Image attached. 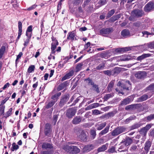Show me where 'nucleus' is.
Instances as JSON below:
<instances>
[{"instance_id":"nucleus-31","label":"nucleus","mask_w":154,"mask_h":154,"mask_svg":"<svg viewBox=\"0 0 154 154\" xmlns=\"http://www.w3.org/2000/svg\"><path fill=\"white\" fill-rule=\"evenodd\" d=\"M114 84V82L113 81H111L109 84L107 86V88L109 92H110L112 90Z\"/></svg>"},{"instance_id":"nucleus-3","label":"nucleus","mask_w":154,"mask_h":154,"mask_svg":"<svg viewBox=\"0 0 154 154\" xmlns=\"http://www.w3.org/2000/svg\"><path fill=\"white\" fill-rule=\"evenodd\" d=\"M114 30L112 27L103 28L100 31V34L104 36H106L111 34Z\"/></svg>"},{"instance_id":"nucleus-64","label":"nucleus","mask_w":154,"mask_h":154,"mask_svg":"<svg viewBox=\"0 0 154 154\" xmlns=\"http://www.w3.org/2000/svg\"><path fill=\"white\" fill-rule=\"evenodd\" d=\"M65 87V86L64 85H63V84L62 83L59 86L58 89L60 91L63 89Z\"/></svg>"},{"instance_id":"nucleus-18","label":"nucleus","mask_w":154,"mask_h":154,"mask_svg":"<svg viewBox=\"0 0 154 154\" xmlns=\"http://www.w3.org/2000/svg\"><path fill=\"white\" fill-rule=\"evenodd\" d=\"M94 148V145L92 144H90L86 146L83 148L84 151L86 152H88L93 149Z\"/></svg>"},{"instance_id":"nucleus-47","label":"nucleus","mask_w":154,"mask_h":154,"mask_svg":"<svg viewBox=\"0 0 154 154\" xmlns=\"http://www.w3.org/2000/svg\"><path fill=\"white\" fill-rule=\"evenodd\" d=\"M92 86L94 89L97 92L99 93V89L98 86L97 85L94 84V85H93Z\"/></svg>"},{"instance_id":"nucleus-43","label":"nucleus","mask_w":154,"mask_h":154,"mask_svg":"<svg viewBox=\"0 0 154 154\" xmlns=\"http://www.w3.org/2000/svg\"><path fill=\"white\" fill-rule=\"evenodd\" d=\"M57 45H56L55 44V43H52L51 44V50L52 51V53H54L55 52L54 50L56 48V46Z\"/></svg>"},{"instance_id":"nucleus-52","label":"nucleus","mask_w":154,"mask_h":154,"mask_svg":"<svg viewBox=\"0 0 154 154\" xmlns=\"http://www.w3.org/2000/svg\"><path fill=\"white\" fill-rule=\"evenodd\" d=\"M142 33L143 35L145 34H146L148 35H154V33L152 32H149L147 31H144L142 32Z\"/></svg>"},{"instance_id":"nucleus-17","label":"nucleus","mask_w":154,"mask_h":154,"mask_svg":"<svg viewBox=\"0 0 154 154\" xmlns=\"http://www.w3.org/2000/svg\"><path fill=\"white\" fill-rule=\"evenodd\" d=\"M121 34L122 37L124 38H127L130 35V33L128 30L124 29L121 32Z\"/></svg>"},{"instance_id":"nucleus-50","label":"nucleus","mask_w":154,"mask_h":154,"mask_svg":"<svg viewBox=\"0 0 154 154\" xmlns=\"http://www.w3.org/2000/svg\"><path fill=\"white\" fill-rule=\"evenodd\" d=\"M32 35V32H26V35L27 37V38L30 39Z\"/></svg>"},{"instance_id":"nucleus-60","label":"nucleus","mask_w":154,"mask_h":154,"mask_svg":"<svg viewBox=\"0 0 154 154\" xmlns=\"http://www.w3.org/2000/svg\"><path fill=\"white\" fill-rule=\"evenodd\" d=\"M5 50L6 47L5 46H2L0 49V51L4 53H5Z\"/></svg>"},{"instance_id":"nucleus-57","label":"nucleus","mask_w":154,"mask_h":154,"mask_svg":"<svg viewBox=\"0 0 154 154\" xmlns=\"http://www.w3.org/2000/svg\"><path fill=\"white\" fill-rule=\"evenodd\" d=\"M103 72L104 74L108 75H110L111 74V71L109 70L104 71H103Z\"/></svg>"},{"instance_id":"nucleus-26","label":"nucleus","mask_w":154,"mask_h":154,"mask_svg":"<svg viewBox=\"0 0 154 154\" xmlns=\"http://www.w3.org/2000/svg\"><path fill=\"white\" fill-rule=\"evenodd\" d=\"M107 149V145L106 144H105L99 147L97 149V151L99 152H103L106 150Z\"/></svg>"},{"instance_id":"nucleus-38","label":"nucleus","mask_w":154,"mask_h":154,"mask_svg":"<svg viewBox=\"0 0 154 154\" xmlns=\"http://www.w3.org/2000/svg\"><path fill=\"white\" fill-rule=\"evenodd\" d=\"M13 109L12 108H10L9 110L7 111L5 115V117L7 118L10 116H11L12 114V111Z\"/></svg>"},{"instance_id":"nucleus-55","label":"nucleus","mask_w":154,"mask_h":154,"mask_svg":"<svg viewBox=\"0 0 154 154\" xmlns=\"http://www.w3.org/2000/svg\"><path fill=\"white\" fill-rule=\"evenodd\" d=\"M30 39L27 38L24 41V45L25 46V48L27 45L28 43H29V42L30 41Z\"/></svg>"},{"instance_id":"nucleus-32","label":"nucleus","mask_w":154,"mask_h":154,"mask_svg":"<svg viewBox=\"0 0 154 154\" xmlns=\"http://www.w3.org/2000/svg\"><path fill=\"white\" fill-rule=\"evenodd\" d=\"M85 82L86 83H87L89 85L92 86L94 85V83L92 81L91 79L89 78L85 79Z\"/></svg>"},{"instance_id":"nucleus-19","label":"nucleus","mask_w":154,"mask_h":154,"mask_svg":"<svg viewBox=\"0 0 154 154\" xmlns=\"http://www.w3.org/2000/svg\"><path fill=\"white\" fill-rule=\"evenodd\" d=\"M109 126H106L103 130L99 133V134L100 136H101L107 133L109 131Z\"/></svg>"},{"instance_id":"nucleus-51","label":"nucleus","mask_w":154,"mask_h":154,"mask_svg":"<svg viewBox=\"0 0 154 154\" xmlns=\"http://www.w3.org/2000/svg\"><path fill=\"white\" fill-rule=\"evenodd\" d=\"M23 55V54L22 52H20L19 53V54L17 56V58L16 60V63L17 64L18 60Z\"/></svg>"},{"instance_id":"nucleus-12","label":"nucleus","mask_w":154,"mask_h":154,"mask_svg":"<svg viewBox=\"0 0 154 154\" xmlns=\"http://www.w3.org/2000/svg\"><path fill=\"white\" fill-rule=\"evenodd\" d=\"M69 98V96L67 95H64L62 96L59 103L60 105V106L63 105L68 100Z\"/></svg>"},{"instance_id":"nucleus-61","label":"nucleus","mask_w":154,"mask_h":154,"mask_svg":"<svg viewBox=\"0 0 154 154\" xmlns=\"http://www.w3.org/2000/svg\"><path fill=\"white\" fill-rule=\"evenodd\" d=\"M134 107L132 105H129L126 106L125 107V109L127 110H130L133 108Z\"/></svg>"},{"instance_id":"nucleus-37","label":"nucleus","mask_w":154,"mask_h":154,"mask_svg":"<svg viewBox=\"0 0 154 154\" xmlns=\"http://www.w3.org/2000/svg\"><path fill=\"white\" fill-rule=\"evenodd\" d=\"M55 102V101H54L53 100L50 102L46 106V108L47 109H48L51 107L53 106Z\"/></svg>"},{"instance_id":"nucleus-46","label":"nucleus","mask_w":154,"mask_h":154,"mask_svg":"<svg viewBox=\"0 0 154 154\" xmlns=\"http://www.w3.org/2000/svg\"><path fill=\"white\" fill-rule=\"evenodd\" d=\"M135 117H133V116H131L128 118L126 119L125 120V122H126L127 123H128L129 122L133 119H135Z\"/></svg>"},{"instance_id":"nucleus-24","label":"nucleus","mask_w":154,"mask_h":154,"mask_svg":"<svg viewBox=\"0 0 154 154\" xmlns=\"http://www.w3.org/2000/svg\"><path fill=\"white\" fill-rule=\"evenodd\" d=\"M145 121H150L151 120L154 119V113L151 114L145 117L144 118Z\"/></svg>"},{"instance_id":"nucleus-36","label":"nucleus","mask_w":154,"mask_h":154,"mask_svg":"<svg viewBox=\"0 0 154 154\" xmlns=\"http://www.w3.org/2000/svg\"><path fill=\"white\" fill-rule=\"evenodd\" d=\"M148 97V96L146 94H145L141 96L139 98V101L140 102H142L146 100Z\"/></svg>"},{"instance_id":"nucleus-7","label":"nucleus","mask_w":154,"mask_h":154,"mask_svg":"<svg viewBox=\"0 0 154 154\" xmlns=\"http://www.w3.org/2000/svg\"><path fill=\"white\" fill-rule=\"evenodd\" d=\"M125 84H123L121 83V82H119L117 85L118 86L123 88L124 89L126 90H129V87L130 86L131 84L130 82L129 81H125Z\"/></svg>"},{"instance_id":"nucleus-11","label":"nucleus","mask_w":154,"mask_h":154,"mask_svg":"<svg viewBox=\"0 0 154 154\" xmlns=\"http://www.w3.org/2000/svg\"><path fill=\"white\" fill-rule=\"evenodd\" d=\"M146 73L145 72H138L135 75V77L138 79H141L144 78L146 76Z\"/></svg>"},{"instance_id":"nucleus-33","label":"nucleus","mask_w":154,"mask_h":154,"mask_svg":"<svg viewBox=\"0 0 154 154\" xmlns=\"http://www.w3.org/2000/svg\"><path fill=\"white\" fill-rule=\"evenodd\" d=\"M113 96V94H106L103 97V99L104 100L107 101L108 99L112 97Z\"/></svg>"},{"instance_id":"nucleus-4","label":"nucleus","mask_w":154,"mask_h":154,"mask_svg":"<svg viewBox=\"0 0 154 154\" xmlns=\"http://www.w3.org/2000/svg\"><path fill=\"white\" fill-rule=\"evenodd\" d=\"M77 131L79 132H81L80 134H79L78 133H77L79 138L83 141H86L87 140V136L85 131H81L79 128H77L75 131L76 132Z\"/></svg>"},{"instance_id":"nucleus-14","label":"nucleus","mask_w":154,"mask_h":154,"mask_svg":"<svg viewBox=\"0 0 154 154\" xmlns=\"http://www.w3.org/2000/svg\"><path fill=\"white\" fill-rule=\"evenodd\" d=\"M18 36L16 39V41H18V40L20 37L21 35L22 34V23L20 21H19L18 23Z\"/></svg>"},{"instance_id":"nucleus-23","label":"nucleus","mask_w":154,"mask_h":154,"mask_svg":"<svg viewBox=\"0 0 154 154\" xmlns=\"http://www.w3.org/2000/svg\"><path fill=\"white\" fill-rule=\"evenodd\" d=\"M131 101L130 98H128L124 99L122 101L121 103L122 105H125L128 104H129Z\"/></svg>"},{"instance_id":"nucleus-6","label":"nucleus","mask_w":154,"mask_h":154,"mask_svg":"<svg viewBox=\"0 0 154 154\" xmlns=\"http://www.w3.org/2000/svg\"><path fill=\"white\" fill-rule=\"evenodd\" d=\"M52 129L51 125L49 123H46L45 125L44 128V133L45 135L48 136L51 133Z\"/></svg>"},{"instance_id":"nucleus-25","label":"nucleus","mask_w":154,"mask_h":154,"mask_svg":"<svg viewBox=\"0 0 154 154\" xmlns=\"http://www.w3.org/2000/svg\"><path fill=\"white\" fill-rule=\"evenodd\" d=\"M151 146V143L150 141H148L146 143L144 149L147 151V152H148Z\"/></svg>"},{"instance_id":"nucleus-22","label":"nucleus","mask_w":154,"mask_h":154,"mask_svg":"<svg viewBox=\"0 0 154 154\" xmlns=\"http://www.w3.org/2000/svg\"><path fill=\"white\" fill-rule=\"evenodd\" d=\"M150 56V54H145L142 55L138 57L137 60H141L145 58L148 57Z\"/></svg>"},{"instance_id":"nucleus-48","label":"nucleus","mask_w":154,"mask_h":154,"mask_svg":"<svg viewBox=\"0 0 154 154\" xmlns=\"http://www.w3.org/2000/svg\"><path fill=\"white\" fill-rule=\"evenodd\" d=\"M115 151V149L114 147H112L108 150V152L110 153H113Z\"/></svg>"},{"instance_id":"nucleus-40","label":"nucleus","mask_w":154,"mask_h":154,"mask_svg":"<svg viewBox=\"0 0 154 154\" xmlns=\"http://www.w3.org/2000/svg\"><path fill=\"white\" fill-rule=\"evenodd\" d=\"M120 16L121 15L120 14H118L116 16H114L111 17V20L112 21H115L120 18Z\"/></svg>"},{"instance_id":"nucleus-59","label":"nucleus","mask_w":154,"mask_h":154,"mask_svg":"<svg viewBox=\"0 0 154 154\" xmlns=\"http://www.w3.org/2000/svg\"><path fill=\"white\" fill-rule=\"evenodd\" d=\"M8 98H6L4 100H2L1 102V103L0 104V106H5L4 105L6 103V102L8 100Z\"/></svg>"},{"instance_id":"nucleus-42","label":"nucleus","mask_w":154,"mask_h":154,"mask_svg":"<svg viewBox=\"0 0 154 154\" xmlns=\"http://www.w3.org/2000/svg\"><path fill=\"white\" fill-rule=\"evenodd\" d=\"M5 108V106H0V115L4 114Z\"/></svg>"},{"instance_id":"nucleus-10","label":"nucleus","mask_w":154,"mask_h":154,"mask_svg":"<svg viewBox=\"0 0 154 154\" xmlns=\"http://www.w3.org/2000/svg\"><path fill=\"white\" fill-rule=\"evenodd\" d=\"M76 35L74 31L69 32L68 34L67 40H71L73 41L76 40Z\"/></svg>"},{"instance_id":"nucleus-13","label":"nucleus","mask_w":154,"mask_h":154,"mask_svg":"<svg viewBox=\"0 0 154 154\" xmlns=\"http://www.w3.org/2000/svg\"><path fill=\"white\" fill-rule=\"evenodd\" d=\"M74 74V71L73 70H71L69 71L62 78L61 81H63L65 80L69 79L71 76L73 75Z\"/></svg>"},{"instance_id":"nucleus-41","label":"nucleus","mask_w":154,"mask_h":154,"mask_svg":"<svg viewBox=\"0 0 154 154\" xmlns=\"http://www.w3.org/2000/svg\"><path fill=\"white\" fill-rule=\"evenodd\" d=\"M120 60L121 61H128L129 60L126 55H123L120 57Z\"/></svg>"},{"instance_id":"nucleus-45","label":"nucleus","mask_w":154,"mask_h":154,"mask_svg":"<svg viewBox=\"0 0 154 154\" xmlns=\"http://www.w3.org/2000/svg\"><path fill=\"white\" fill-rule=\"evenodd\" d=\"M35 67L34 65L30 66L28 69V72L29 73H31L34 70Z\"/></svg>"},{"instance_id":"nucleus-35","label":"nucleus","mask_w":154,"mask_h":154,"mask_svg":"<svg viewBox=\"0 0 154 154\" xmlns=\"http://www.w3.org/2000/svg\"><path fill=\"white\" fill-rule=\"evenodd\" d=\"M132 139L131 138H129L126 140L125 142H124L125 143V144H124V143H123V144L124 145L128 146L130 145L132 143Z\"/></svg>"},{"instance_id":"nucleus-15","label":"nucleus","mask_w":154,"mask_h":154,"mask_svg":"<svg viewBox=\"0 0 154 154\" xmlns=\"http://www.w3.org/2000/svg\"><path fill=\"white\" fill-rule=\"evenodd\" d=\"M106 125V123L104 122H98L95 125V126L97 127V129L98 130H100L103 129Z\"/></svg>"},{"instance_id":"nucleus-16","label":"nucleus","mask_w":154,"mask_h":154,"mask_svg":"<svg viewBox=\"0 0 154 154\" xmlns=\"http://www.w3.org/2000/svg\"><path fill=\"white\" fill-rule=\"evenodd\" d=\"M42 149H51L53 148L52 144L48 143H43L42 146Z\"/></svg>"},{"instance_id":"nucleus-34","label":"nucleus","mask_w":154,"mask_h":154,"mask_svg":"<svg viewBox=\"0 0 154 154\" xmlns=\"http://www.w3.org/2000/svg\"><path fill=\"white\" fill-rule=\"evenodd\" d=\"M19 146L16 144L15 143H14L12 144V147L11 149L12 151H14V150H16L19 148Z\"/></svg>"},{"instance_id":"nucleus-28","label":"nucleus","mask_w":154,"mask_h":154,"mask_svg":"<svg viewBox=\"0 0 154 154\" xmlns=\"http://www.w3.org/2000/svg\"><path fill=\"white\" fill-rule=\"evenodd\" d=\"M61 95V93L60 92L57 93L53 95L51 97V99L54 100V101H55V102H56L57 101L58 97L60 96Z\"/></svg>"},{"instance_id":"nucleus-39","label":"nucleus","mask_w":154,"mask_h":154,"mask_svg":"<svg viewBox=\"0 0 154 154\" xmlns=\"http://www.w3.org/2000/svg\"><path fill=\"white\" fill-rule=\"evenodd\" d=\"M141 125V124L139 123L136 124L131 127V130H133L140 127Z\"/></svg>"},{"instance_id":"nucleus-20","label":"nucleus","mask_w":154,"mask_h":154,"mask_svg":"<svg viewBox=\"0 0 154 154\" xmlns=\"http://www.w3.org/2000/svg\"><path fill=\"white\" fill-rule=\"evenodd\" d=\"M82 120L81 117L79 116L75 117L72 120V123L76 125L79 123Z\"/></svg>"},{"instance_id":"nucleus-1","label":"nucleus","mask_w":154,"mask_h":154,"mask_svg":"<svg viewBox=\"0 0 154 154\" xmlns=\"http://www.w3.org/2000/svg\"><path fill=\"white\" fill-rule=\"evenodd\" d=\"M144 14V12L141 10L136 9L132 11L131 16L129 17V20H133L132 16L136 18H139L142 17Z\"/></svg>"},{"instance_id":"nucleus-62","label":"nucleus","mask_w":154,"mask_h":154,"mask_svg":"<svg viewBox=\"0 0 154 154\" xmlns=\"http://www.w3.org/2000/svg\"><path fill=\"white\" fill-rule=\"evenodd\" d=\"M99 103H95L91 104L92 108H95L99 106Z\"/></svg>"},{"instance_id":"nucleus-21","label":"nucleus","mask_w":154,"mask_h":154,"mask_svg":"<svg viewBox=\"0 0 154 154\" xmlns=\"http://www.w3.org/2000/svg\"><path fill=\"white\" fill-rule=\"evenodd\" d=\"M151 125L150 124L147 125L145 127L143 128L141 130V132H143L146 134L147 131L151 128Z\"/></svg>"},{"instance_id":"nucleus-29","label":"nucleus","mask_w":154,"mask_h":154,"mask_svg":"<svg viewBox=\"0 0 154 154\" xmlns=\"http://www.w3.org/2000/svg\"><path fill=\"white\" fill-rule=\"evenodd\" d=\"M105 63L103 62H102L100 63L99 65H98L96 68V69L97 70H99L103 69H104L105 67Z\"/></svg>"},{"instance_id":"nucleus-63","label":"nucleus","mask_w":154,"mask_h":154,"mask_svg":"<svg viewBox=\"0 0 154 154\" xmlns=\"http://www.w3.org/2000/svg\"><path fill=\"white\" fill-rule=\"evenodd\" d=\"M93 114L95 115H98L100 113V111L98 110H94L93 111Z\"/></svg>"},{"instance_id":"nucleus-8","label":"nucleus","mask_w":154,"mask_h":154,"mask_svg":"<svg viewBox=\"0 0 154 154\" xmlns=\"http://www.w3.org/2000/svg\"><path fill=\"white\" fill-rule=\"evenodd\" d=\"M76 112V110L74 108H71L67 110L66 115L69 118H71L74 116Z\"/></svg>"},{"instance_id":"nucleus-9","label":"nucleus","mask_w":154,"mask_h":154,"mask_svg":"<svg viewBox=\"0 0 154 154\" xmlns=\"http://www.w3.org/2000/svg\"><path fill=\"white\" fill-rule=\"evenodd\" d=\"M154 8V4L152 2H149L145 6L144 10L145 11H149Z\"/></svg>"},{"instance_id":"nucleus-56","label":"nucleus","mask_w":154,"mask_h":154,"mask_svg":"<svg viewBox=\"0 0 154 154\" xmlns=\"http://www.w3.org/2000/svg\"><path fill=\"white\" fill-rule=\"evenodd\" d=\"M123 143H124V144H125V143L124 142H121L120 144V146L119 148V149H123L125 147L127 146L126 145H123Z\"/></svg>"},{"instance_id":"nucleus-54","label":"nucleus","mask_w":154,"mask_h":154,"mask_svg":"<svg viewBox=\"0 0 154 154\" xmlns=\"http://www.w3.org/2000/svg\"><path fill=\"white\" fill-rule=\"evenodd\" d=\"M122 49L123 50V52H124L129 51L131 50V48L130 47H126L122 48Z\"/></svg>"},{"instance_id":"nucleus-27","label":"nucleus","mask_w":154,"mask_h":154,"mask_svg":"<svg viewBox=\"0 0 154 154\" xmlns=\"http://www.w3.org/2000/svg\"><path fill=\"white\" fill-rule=\"evenodd\" d=\"M27 85L26 83H25L24 84L23 88L22 89V91L21 94L22 96H23L26 93V92L27 91Z\"/></svg>"},{"instance_id":"nucleus-44","label":"nucleus","mask_w":154,"mask_h":154,"mask_svg":"<svg viewBox=\"0 0 154 154\" xmlns=\"http://www.w3.org/2000/svg\"><path fill=\"white\" fill-rule=\"evenodd\" d=\"M91 134L93 139H94L96 136V131L94 130H92L91 131Z\"/></svg>"},{"instance_id":"nucleus-5","label":"nucleus","mask_w":154,"mask_h":154,"mask_svg":"<svg viewBox=\"0 0 154 154\" xmlns=\"http://www.w3.org/2000/svg\"><path fill=\"white\" fill-rule=\"evenodd\" d=\"M125 128L123 127H118L111 132V134L113 136L117 135L125 131Z\"/></svg>"},{"instance_id":"nucleus-2","label":"nucleus","mask_w":154,"mask_h":154,"mask_svg":"<svg viewBox=\"0 0 154 154\" xmlns=\"http://www.w3.org/2000/svg\"><path fill=\"white\" fill-rule=\"evenodd\" d=\"M64 149L66 151L70 153H76L80 152V149L76 146H67Z\"/></svg>"},{"instance_id":"nucleus-30","label":"nucleus","mask_w":154,"mask_h":154,"mask_svg":"<svg viewBox=\"0 0 154 154\" xmlns=\"http://www.w3.org/2000/svg\"><path fill=\"white\" fill-rule=\"evenodd\" d=\"M83 65V62L78 64L75 67L76 71L79 72L80 71Z\"/></svg>"},{"instance_id":"nucleus-58","label":"nucleus","mask_w":154,"mask_h":154,"mask_svg":"<svg viewBox=\"0 0 154 154\" xmlns=\"http://www.w3.org/2000/svg\"><path fill=\"white\" fill-rule=\"evenodd\" d=\"M148 47L151 49L154 48V42L149 43L148 45Z\"/></svg>"},{"instance_id":"nucleus-53","label":"nucleus","mask_w":154,"mask_h":154,"mask_svg":"<svg viewBox=\"0 0 154 154\" xmlns=\"http://www.w3.org/2000/svg\"><path fill=\"white\" fill-rule=\"evenodd\" d=\"M147 90H154V84L149 85L147 88Z\"/></svg>"},{"instance_id":"nucleus-49","label":"nucleus","mask_w":154,"mask_h":154,"mask_svg":"<svg viewBox=\"0 0 154 154\" xmlns=\"http://www.w3.org/2000/svg\"><path fill=\"white\" fill-rule=\"evenodd\" d=\"M52 153V150L44 151L42 152V154H51Z\"/></svg>"}]
</instances>
